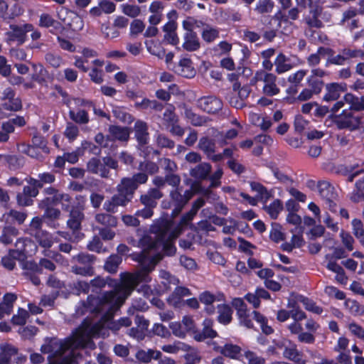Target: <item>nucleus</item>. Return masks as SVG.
<instances>
[{
    "mask_svg": "<svg viewBox=\"0 0 364 364\" xmlns=\"http://www.w3.org/2000/svg\"><path fill=\"white\" fill-rule=\"evenodd\" d=\"M153 237L145 234L139 240L131 237L127 238L129 244L141 249V252L130 255V257L138 262L136 270L134 273L122 274V283L114 290L106 291L97 297L89 295L87 302L82 301L77 306V316L90 312L102 314V318L112 317L139 283L151 282V272L162 259L161 255L155 254L159 243Z\"/></svg>",
    "mask_w": 364,
    "mask_h": 364,
    "instance_id": "nucleus-1",
    "label": "nucleus"
},
{
    "mask_svg": "<svg viewBox=\"0 0 364 364\" xmlns=\"http://www.w3.org/2000/svg\"><path fill=\"white\" fill-rule=\"evenodd\" d=\"M105 323L103 322H90L85 320L65 341L57 338L46 340L41 350L43 353L49 354L50 358H57L51 364H76V359L79 355L75 352L80 348L95 349V344L92 337L105 336Z\"/></svg>",
    "mask_w": 364,
    "mask_h": 364,
    "instance_id": "nucleus-2",
    "label": "nucleus"
},
{
    "mask_svg": "<svg viewBox=\"0 0 364 364\" xmlns=\"http://www.w3.org/2000/svg\"><path fill=\"white\" fill-rule=\"evenodd\" d=\"M196 215L191 211L183 214L179 223L173 225L171 220H161L156 222L151 226L154 232L159 234L162 238H177L183 232L185 228L191 225V222Z\"/></svg>",
    "mask_w": 364,
    "mask_h": 364,
    "instance_id": "nucleus-3",
    "label": "nucleus"
},
{
    "mask_svg": "<svg viewBox=\"0 0 364 364\" xmlns=\"http://www.w3.org/2000/svg\"><path fill=\"white\" fill-rule=\"evenodd\" d=\"M193 194L194 193L192 189L186 190L183 193L182 188H172L168 196L170 200H163L161 202V207L164 209H168L173 206L171 215L172 218H176L181 213L183 208L193 196Z\"/></svg>",
    "mask_w": 364,
    "mask_h": 364,
    "instance_id": "nucleus-4",
    "label": "nucleus"
},
{
    "mask_svg": "<svg viewBox=\"0 0 364 364\" xmlns=\"http://www.w3.org/2000/svg\"><path fill=\"white\" fill-rule=\"evenodd\" d=\"M277 77L274 74L259 70L250 80V85H255L258 82H262L264 83L263 93L267 96L272 97L280 92V89L277 85Z\"/></svg>",
    "mask_w": 364,
    "mask_h": 364,
    "instance_id": "nucleus-5",
    "label": "nucleus"
},
{
    "mask_svg": "<svg viewBox=\"0 0 364 364\" xmlns=\"http://www.w3.org/2000/svg\"><path fill=\"white\" fill-rule=\"evenodd\" d=\"M27 358L16 347L9 343L0 344V364H23Z\"/></svg>",
    "mask_w": 364,
    "mask_h": 364,
    "instance_id": "nucleus-6",
    "label": "nucleus"
},
{
    "mask_svg": "<svg viewBox=\"0 0 364 364\" xmlns=\"http://www.w3.org/2000/svg\"><path fill=\"white\" fill-rule=\"evenodd\" d=\"M73 260L78 262L82 266L73 265L71 267L72 272L82 276H92L94 270L92 264L95 260V257L87 253H80L73 257Z\"/></svg>",
    "mask_w": 364,
    "mask_h": 364,
    "instance_id": "nucleus-7",
    "label": "nucleus"
},
{
    "mask_svg": "<svg viewBox=\"0 0 364 364\" xmlns=\"http://www.w3.org/2000/svg\"><path fill=\"white\" fill-rule=\"evenodd\" d=\"M361 119L360 116L353 115L350 111L344 109L341 114L335 116L334 122L340 129L355 130L360 127Z\"/></svg>",
    "mask_w": 364,
    "mask_h": 364,
    "instance_id": "nucleus-8",
    "label": "nucleus"
},
{
    "mask_svg": "<svg viewBox=\"0 0 364 364\" xmlns=\"http://www.w3.org/2000/svg\"><path fill=\"white\" fill-rule=\"evenodd\" d=\"M169 328L175 336L185 338L187 333L194 336L196 324L192 317L185 316L181 322H171Z\"/></svg>",
    "mask_w": 364,
    "mask_h": 364,
    "instance_id": "nucleus-9",
    "label": "nucleus"
},
{
    "mask_svg": "<svg viewBox=\"0 0 364 364\" xmlns=\"http://www.w3.org/2000/svg\"><path fill=\"white\" fill-rule=\"evenodd\" d=\"M10 31L6 33L8 43L17 42L18 45H22L26 40V33L33 30V26L31 23L23 25L11 24Z\"/></svg>",
    "mask_w": 364,
    "mask_h": 364,
    "instance_id": "nucleus-10",
    "label": "nucleus"
},
{
    "mask_svg": "<svg viewBox=\"0 0 364 364\" xmlns=\"http://www.w3.org/2000/svg\"><path fill=\"white\" fill-rule=\"evenodd\" d=\"M197 106L207 113L215 114L222 109L223 102L215 96H205L197 100Z\"/></svg>",
    "mask_w": 364,
    "mask_h": 364,
    "instance_id": "nucleus-11",
    "label": "nucleus"
},
{
    "mask_svg": "<svg viewBox=\"0 0 364 364\" xmlns=\"http://www.w3.org/2000/svg\"><path fill=\"white\" fill-rule=\"evenodd\" d=\"M232 304L237 311L240 323L247 328H252L253 324L251 315L244 301L240 298H235L232 300Z\"/></svg>",
    "mask_w": 364,
    "mask_h": 364,
    "instance_id": "nucleus-12",
    "label": "nucleus"
},
{
    "mask_svg": "<svg viewBox=\"0 0 364 364\" xmlns=\"http://www.w3.org/2000/svg\"><path fill=\"white\" fill-rule=\"evenodd\" d=\"M131 200L121 193L113 195L103 203V209L107 213H115L119 206L125 207Z\"/></svg>",
    "mask_w": 364,
    "mask_h": 364,
    "instance_id": "nucleus-13",
    "label": "nucleus"
},
{
    "mask_svg": "<svg viewBox=\"0 0 364 364\" xmlns=\"http://www.w3.org/2000/svg\"><path fill=\"white\" fill-rule=\"evenodd\" d=\"M346 84L333 82L326 85V93L323 100L325 102H332L338 100L341 95L346 91Z\"/></svg>",
    "mask_w": 364,
    "mask_h": 364,
    "instance_id": "nucleus-14",
    "label": "nucleus"
},
{
    "mask_svg": "<svg viewBox=\"0 0 364 364\" xmlns=\"http://www.w3.org/2000/svg\"><path fill=\"white\" fill-rule=\"evenodd\" d=\"M172 69L176 73L184 77L191 78L196 75V70L191 60L186 57L182 58L177 65H173Z\"/></svg>",
    "mask_w": 364,
    "mask_h": 364,
    "instance_id": "nucleus-15",
    "label": "nucleus"
},
{
    "mask_svg": "<svg viewBox=\"0 0 364 364\" xmlns=\"http://www.w3.org/2000/svg\"><path fill=\"white\" fill-rule=\"evenodd\" d=\"M191 295V291L184 287H176L172 294L168 296V304L174 307H180L184 302L183 297Z\"/></svg>",
    "mask_w": 364,
    "mask_h": 364,
    "instance_id": "nucleus-16",
    "label": "nucleus"
},
{
    "mask_svg": "<svg viewBox=\"0 0 364 364\" xmlns=\"http://www.w3.org/2000/svg\"><path fill=\"white\" fill-rule=\"evenodd\" d=\"M87 169L89 172L97 174L102 178H109V170L105 166L103 161L100 159L92 158L87 164Z\"/></svg>",
    "mask_w": 364,
    "mask_h": 364,
    "instance_id": "nucleus-17",
    "label": "nucleus"
},
{
    "mask_svg": "<svg viewBox=\"0 0 364 364\" xmlns=\"http://www.w3.org/2000/svg\"><path fill=\"white\" fill-rule=\"evenodd\" d=\"M203 330L198 331L196 328L193 338L197 341H203L206 338H213L217 336V333L212 328L213 321L210 319H205L203 323Z\"/></svg>",
    "mask_w": 364,
    "mask_h": 364,
    "instance_id": "nucleus-18",
    "label": "nucleus"
},
{
    "mask_svg": "<svg viewBox=\"0 0 364 364\" xmlns=\"http://www.w3.org/2000/svg\"><path fill=\"white\" fill-rule=\"evenodd\" d=\"M82 209L72 208L70 210L69 219L67 221V226L73 231L78 230L81 228V223L84 219Z\"/></svg>",
    "mask_w": 364,
    "mask_h": 364,
    "instance_id": "nucleus-19",
    "label": "nucleus"
},
{
    "mask_svg": "<svg viewBox=\"0 0 364 364\" xmlns=\"http://www.w3.org/2000/svg\"><path fill=\"white\" fill-rule=\"evenodd\" d=\"M151 233L154 234V237H155L156 241L159 243L157 250L156 251L155 254H160L163 256V255L160 252H159V250L161 249V247L163 248V250L165 251V253L166 255L171 256L175 254L176 248L171 242L172 240H175L176 238H162L159 234L156 232H154L151 229Z\"/></svg>",
    "mask_w": 364,
    "mask_h": 364,
    "instance_id": "nucleus-20",
    "label": "nucleus"
},
{
    "mask_svg": "<svg viewBox=\"0 0 364 364\" xmlns=\"http://www.w3.org/2000/svg\"><path fill=\"white\" fill-rule=\"evenodd\" d=\"M137 189L136 185L129 177L122 178L117 186V191L132 200L134 194Z\"/></svg>",
    "mask_w": 364,
    "mask_h": 364,
    "instance_id": "nucleus-21",
    "label": "nucleus"
},
{
    "mask_svg": "<svg viewBox=\"0 0 364 364\" xmlns=\"http://www.w3.org/2000/svg\"><path fill=\"white\" fill-rule=\"evenodd\" d=\"M16 299V294L13 293H6L4 296L2 301L0 302V319L11 314Z\"/></svg>",
    "mask_w": 364,
    "mask_h": 364,
    "instance_id": "nucleus-22",
    "label": "nucleus"
},
{
    "mask_svg": "<svg viewBox=\"0 0 364 364\" xmlns=\"http://www.w3.org/2000/svg\"><path fill=\"white\" fill-rule=\"evenodd\" d=\"M301 353L297 349L295 343L289 342L288 346L284 347L283 356L296 364H306V361L301 358Z\"/></svg>",
    "mask_w": 364,
    "mask_h": 364,
    "instance_id": "nucleus-23",
    "label": "nucleus"
},
{
    "mask_svg": "<svg viewBox=\"0 0 364 364\" xmlns=\"http://www.w3.org/2000/svg\"><path fill=\"white\" fill-rule=\"evenodd\" d=\"M112 213H98L95 215V221L103 228H115L118 224V219Z\"/></svg>",
    "mask_w": 364,
    "mask_h": 364,
    "instance_id": "nucleus-24",
    "label": "nucleus"
},
{
    "mask_svg": "<svg viewBox=\"0 0 364 364\" xmlns=\"http://www.w3.org/2000/svg\"><path fill=\"white\" fill-rule=\"evenodd\" d=\"M135 136L140 144H146L149 139L148 125L145 122L138 120L134 124Z\"/></svg>",
    "mask_w": 364,
    "mask_h": 364,
    "instance_id": "nucleus-25",
    "label": "nucleus"
},
{
    "mask_svg": "<svg viewBox=\"0 0 364 364\" xmlns=\"http://www.w3.org/2000/svg\"><path fill=\"white\" fill-rule=\"evenodd\" d=\"M274 64L276 67L275 71L278 74L286 73L294 68L291 60L282 53L277 55Z\"/></svg>",
    "mask_w": 364,
    "mask_h": 364,
    "instance_id": "nucleus-26",
    "label": "nucleus"
},
{
    "mask_svg": "<svg viewBox=\"0 0 364 364\" xmlns=\"http://www.w3.org/2000/svg\"><path fill=\"white\" fill-rule=\"evenodd\" d=\"M182 47L184 50L193 52L199 49L200 42L196 33H184Z\"/></svg>",
    "mask_w": 364,
    "mask_h": 364,
    "instance_id": "nucleus-27",
    "label": "nucleus"
},
{
    "mask_svg": "<svg viewBox=\"0 0 364 364\" xmlns=\"http://www.w3.org/2000/svg\"><path fill=\"white\" fill-rule=\"evenodd\" d=\"M318 191L319 195L324 200H331L336 198L337 194L335 192L334 187L328 181H320L318 185Z\"/></svg>",
    "mask_w": 364,
    "mask_h": 364,
    "instance_id": "nucleus-28",
    "label": "nucleus"
},
{
    "mask_svg": "<svg viewBox=\"0 0 364 364\" xmlns=\"http://www.w3.org/2000/svg\"><path fill=\"white\" fill-rule=\"evenodd\" d=\"M109 137L113 140L126 141L129 137V131L127 127L112 125L109 127Z\"/></svg>",
    "mask_w": 364,
    "mask_h": 364,
    "instance_id": "nucleus-29",
    "label": "nucleus"
},
{
    "mask_svg": "<svg viewBox=\"0 0 364 364\" xmlns=\"http://www.w3.org/2000/svg\"><path fill=\"white\" fill-rule=\"evenodd\" d=\"M211 165L208 163H201L190 171V175L199 180L205 179L210 174Z\"/></svg>",
    "mask_w": 364,
    "mask_h": 364,
    "instance_id": "nucleus-30",
    "label": "nucleus"
},
{
    "mask_svg": "<svg viewBox=\"0 0 364 364\" xmlns=\"http://www.w3.org/2000/svg\"><path fill=\"white\" fill-rule=\"evenodd\" d=\"M161 350L167 353L177 354L179 352L188 351L191 350V346L183 342L176 341L172 343L162 346Z\"/></svg>",
    "mask_w": 364,
    "mask_h": 364,
    "instance_id": "nucleus-31",
    "label": "nucleus"
},
{
    "mask_svg": "<svg viewBox=\"0 0 364 364\" xmlns=\"http://www.w3.org/2000/svg\"><path fill=\"white\" fill-rule=\"evenodd\" d=\"M31 234L34 236L37 242L45 248L50 247L53 242L56 241V238H54L50 233L44 230L31 232Z\"/></svg>",
    "mask_w": 364,
    "mask_h": 364,
    "instance_id": "nucleus-32",
    "label": "nucleus"
},
{
    "mask_svg": "<svg viewBox=\"0 0 364 364\" xmlns=\"http://www.w3.org/2000/svg\"><path fill=\"white\" fill-rule=\"evenodd\" d=\"M344 100L350 110H364L363 96L358 98L350 93H347L344 95Z\"/></svg>",
    "mask_w": 364,
    "mask_h": 364,
    "instance_id": "nucleus-33",
    "label": "nucleus"
},
{
    "mask_svg": "<svg viewBox=\"0 0 364 364\" xmlns=\"http://www.w3.org/2000/svg\"><path fill=\"white\" fill-rule=\"evenodd\" d=\"M321 12V8L318 6V5L314 6L311 9L310 14L311 16H308L305 18L306 23L312 28H319L323 26V23L321 20H319L318 17Z\"/></svg>",
    "mask_w": 364,
    "mask_h": 364,
    "instance_id": "nucleus-34",
    "label": "nucleus"
},
{
    "mask_svg": "<svg viewBox=\"0 0 364 364\" xmlns=\"http://www.w3.org/2000/svg\"><path fill=\"white\" fill-rule=\"evenodd\" d=\"M220 352L226 357L237 359L241 355V348L232 343H226L223 347L221 348Z\"/></svg>",
    "mask_w": 364,
    "mask_h": 364,
    "instance_id": "nucleus-35",
    "label": "nucleus"
},
{
    "mask_svg": "<svg viewBox=\"0 0 364 364\" xmlns=\"http://www.w3.org/2000/svg\"><path fill=\"white\" fill-rule=\"evenodd\" d=\"M18 234V230L12 226H6L3 228L0 235V242L4 245L11 244Z\"/></svg>",
    "mask_w": 364,
    "mask_h": 364,
    "instance_id": "nucleus-36",
    "label": "nucleus"
},
{
    "mask_svg": "<svg viewBox=\"0 0 364 364\" xmlns=\"http://www.w3.org/2000/svg\"><path fill=\"white\" fill-rule=\"evenodd\" d=\"M198 146L208 156H210L215 151V141L211 139H209L207 136H203L200 139Z\"/></svg>",
    "mask_w": 364,
    "mask_h": 364,
    "instance_id": "nucleus-37",
    "label": "nucleus"
},
{
    "mask_svg": "<svg viewBox=\"0 0 364 364\" xmlns=\"http://www.w3.org/2000/svg\"><path fill=\"white\" fill-rule=\"evenodd\" d=\"M185 116L191 124L196 127L205 125L208 122L207 117L198 115L194 113L191 109H186L185 110Z\"/></svg>",
    "mask_w": 364,
    "mask_h": 364,
    "instance_id": "nucleus-38",
    "label": "nucleus"
},
{
    "mask_svg": "<svg viewBox=\"0 0 364 364\" xmlns=\"http://www.w3.org/2000/svg\"><path fill=\"white\" fill-rule=\"evenodd\" d=\"M326 267L336 274V279L341 284H346L348 280V277L346 275L345 271L343 267L338 263H330L328 265H326Z\"/></svg>",
    "mask_w": 364,
    "mask_h": 364,
    "instance_id": "nucleus-39",
    "label": "nucleus"
},
{
    "mask_svg": "<svg viewBox=\"0 0 364 364\" xmlns=\"http://www.w3.org/2000/svg\"><path fill=\"white\" fill-rule=\"evenodd\" d=\"M159 277L162 279L163 285L167 289H171V286H176L179 283L178 279L164 269L159 271Z\"/></svg>",
    "mask_w": 364,
    "mask_h": 364,
    "instance_id": "nucleus-40",
    "label": "nucleus"
},
{
    "mask_svg": "<svg viewBox=\"0 0 364 364\" xmlns=\"http://www.w3.org/2000/svg\"><path fill=\"white\" fill-rule=\"evenodd\" d=\"M70 118L77 124H85L89 122L88 113L84 109H79L75 112L73 109L69 111Z\"/></svg>",
    "mask_w": 364,
    "mask_h": 364,
    "instance_id": "nucleus-41",
    "label": "nucleus"
},
{
    "mask_svg": "<svg viewBox=\"0 0 364 364\" xmlns=\"http://www.w3.org/2000/svg\"><path fill=\"white\" fill-rule=\"evenodd\" d=\"M219 316L218 321L223 324L229 323L232 320V310L228 305L218 306Z\"/></svg>",
    "mask_w": 364,
    "mask_h": 364,
    "instance_id": "nucleus-42",
    "label": "nucleus"
},
{
    "mask_svg": "<svg viewBox=\"0 0 364 364\" xmlns=\"http://www.w3.org/2000/svg\"><path fill=\"white\" fill-rule=\"evenodd\" d=\"M122 257L117 255H111L106 261L105 269L109 273H115L122 262Z\"/></svg>",
    "mask_w": 364,
    "mask_h": 364,
    "instance_id": "nucleus-43",
    "label": "nucleus"
},
{
    "mask_svg": "<svg viewBox=\"0 0 364 364\" xmlns=\"http://www.w3.org/2000/svg\"><path fill=\"white\" fill-rule=\"evenodd\" d=\"M282 209L283 205L279 199H276L269 205L264 206V210L272 219H276Z\"/></svg>",
    "mask_w": 364,
    "mask_h": 364,
    "instance_id": "nucleus-44",
    "label": "nucleus"
},
{
    "mask_svg": "<svg viewBox=\"0 0 364 364\" xmlns=\"http://www.w3.org/2000/svg\"><path fill=\"white\" fill-rule=\"evenodd\" d=\"M132 324V321L128 317H122L117 321H112L107 324V328L114 332H117L122 327H129Z\"/></svg>",
    "mask_w": 364,
    "mask_h": 364,
    "instance_id": "nucleus-45",
    "label": "nucleus"
},
{
    "mask_svg": "<svg viewBox=\"0 0 364 364\" xmlns=\"http://www.w3.org/2000/svg\"><path fill=\"white\" fill-rule=\"evenodd\" d=\"M240 88V85L237 83L233 85V92L230 94L228 97L229 103L237 109L242 108L245 106V102L236 94L237 90Z\"/></svg>",
    "mask_w": 364,
    "mask_h": 364,
    "instance_id": "nucleus-46",
    "label": "nucleus"
},
{
    "mask_svg": "<svg viewBox=\"0 0 364 364\" xmlns=\"http://www.w3.org/2000/svg\"><path fill=\"white\" fill-rule=\"evenodd\" d=\"M122 13L131 18H136L141 14V9L135 4H123L121 5Z\"/></svg>",
    "mask_w": 364,
    "mask_h": 364,
    "instance_id": "nucleus-47",
    "label": "nucleus"
},
{
    "mask_svg": "<svg viewBox=\"0 0 364 364\" xmlns=\"http://www.w3.org/2000/svg\"><path fill=\"white\" fill-rule=\"evenodd\" d=\"M345 305L349 312L353 315L360 316L364 314V306L355 300L348 299L346 301Z\"/></svg>",
    "mask_w": 364,
    "mask_h": 364,
    "instance_id": "nucleus-48",
    "label": "nucleus"
},
{
    "mask_svg": "<svg viewBox=\"0 0 364 364\" xmlns=\"http://www.w3.org/2000/svg\"><path fill=\"white\" fill-rule=\"evenodd\" d=\"M112 113L114 116L124 123H131L133 121L132 116L127 113L123 107H114L112 109Z\"/></svg>",
    "mask_w": 364,
    "mask_h": 364,
    "instance_id": "nucleus-49",
    "label": "nucleus"
},
{
    "mask_svg": "<svg viewBox=\"0 0 364 364\" xmlns=\"http://www.w3.org/2000/svg\"><path fill=\"white\" fill-rule=\"evenodd\" d=\"M156 142L160 148L173 149L175 143L165 134L157 132L155 135Z\"/></svg>",
    "mask_w": 364,
    "mask_h": 364,
    "instance_id": "nucleus-50",
    "label": "nucleus"
},
{
    "mask_svg": "<svg viewBox=\"0 0 364 364\" xmlns=\"http://www.w3.org/2000/svg\"><path fill=\"white\" fill-rule=\"evenodd\" d=\"M274 2L271 0H258L255 10L258 14L269 13L272 11Z\"/></svg>",
    "mask_w": 364,
    "mask_h": 364,
    "instance_id": "nucleus-51",
    "label": "nucleus"
},
{
    "mask_svg": "<svg viewBox=\"0 0 364 364\" xmlns=\"http://www.w3.org/2000/svg\"><path fill=\"white\" fill-rule=\"evenodd\" d=\"M72 289L77 295L80 294H89L90 291V284L85 281H77L73 284Z\"/></svg>",
    "mask_w": 364,
    "mask_h": 364,
    "instance_id": "nucleus-52",
    "label": "nucleus"
},
{
    "mask_svg": "<svg viewBox=\"0 0 364 364\" xmlns=\"http://www.w3.org/2000/svg\"><path fill=\"white\" fill-rule=\"evenodd\" d=\"M3 217L6 218L7 220H9V218H11L12 221L15 220L18 224H22L25 221L27 217V214L24 212L11 210L9 213L4 214Z\"/></svg>",
    "mask_w": 364,
    "mask_h": 364,
    "instance_id": "nucleus-53",
    "label": "nucleus"
},
{
    "mask_svg": "<svg viewBox=\"0 0 364 364\" xmlns=\"http://www.w3.org/2000/svg\"><path fill=\"white\" fill-rule=\"evenodd\" d=\"M148 309L146 302L143 299H134L132 301V306L128 309L127 312L129 315H133L135 311H144Z\"/></svg>",
    "mask_w": 364,
    "mask_h": 364,
    "instance_id": "nucleus-54",
    "label": "nucleus"
},
{
    "mask_svg": "<svg viewBox=\"0 0 364 364\" xmlns=\"http://www.w3.org/2000/svg\"><path fill=\"white\" fill-rule=\"evenodd\" d=\"M356 192L353 193L351 200L354 202H359L364 199V177L355 183Z\"/></svg>",
    "mask_w": 364,
    "mask_h": 364,
    "instance_id": "nucleus-55",
    "label": "nucleus"
},
{
    "mask_svg": "<svg viewBox=\"0 0 364 364\" xmlns=\"http://www.w3.org/2000/svg\"><path fill=\"white\" fill-rule=\"evenodd\" d=\"M28 317V312L23 309H19L17 314L13 316L11 321L15 325L22 326L26 323Z\"/></svg>",
    "mask_w": 364,
    "mask_h": 364,
    "instance_id": "nucleus-56",
    "label": "nucleus"
},
{
    "mask_svg": "<svg viewBox=\"0 0 364 364\" xmlns=\"http://www.w3.org/2000/svg\"><path fill=\"white\" fill-rule=\"evenodd\" d=\"M33 69L36 70V73L32 75V79L34 81L38 82V83H43L45 82V76L47 73L46 70L43 68L41 64L36 65L32 64Z\"/></svg>",
    "mask_w": 364,
    "mask_h": 364,
    "instance_id": "nucleus-57",
    "label": "nucleus"
},
{
    "mask_svg": "<svg viewBox=\"0 0 364 364\" xmlns=\"http://www.w3.org/2000/svg\"><path fill=\"white\" fill-rule=\"evenodd\" d=\"M87 248L92 252H95L97 253H100L102 252H105V250L103 249V244L100 240V238L97 236L93 237L92 240L89 242L87 245Z\"/></svg>",
    "mask_w": 364,
    "mask_h": 364,
    "instance_id": "nucleus-58",
    "label": "nucleus"
},
{
    "mask_svg": "<svg viewBox=\"0 0 364 364\" xmlns=\"http://www.w3.org/2000/svg\"><path fill=\"white\" fill-rule=\"evenodd\" d=\"M139 169L141 171L146 172L151 175L155 174L159 171L158 165L152 161H144L140 163Z\"/></svg>",
    "mask_w": 364,
    "mask_h": 364,
    "instance_id": "nucleus-59",
    "label": "nucleus"
},
{
    "mask_svg": "<svg viewBox=\"0 0 364 364\" xmlns=\"http://www.w3.org/2000/svg\"><path fill=\"white\" fill-rule=\"evenodd\" d=\"M353 232L354 235L360 240L364 238V226L362 221L359 219L352 220Z\"/></svg>",
    "mask_w": 364,
    "mask_h": 364,
    "instance_id": "nucleus-60",
    "label": "nucleus"
},
{
    "mask_svg": "<svg viewBox=\"0 0 364 364\" xmlns=\"http://www.w3.org/2000/svg\"><path fill=\"white\" fill-rule=\"evenodd\" d=\"M160 164L162 168L164 169V171L166 172V173H173L178 169L176 164L168 158L161 159Z\"/></svg>",
    "mask_w": 364,
    "mask_h": 364,
    "instance_id": "nucleus-61",
    "label": "nucleus"
},
{
    "mask_svg": "<svg viewBox=\"0 0 364 364\" xmlns=\"http://www.w3.org/2000/svg\"><path fill=\"white\" fill-rule=\"evenodd\" d=\"M145 28V24L140 19H134L130 23V36H136L141 33Z\"/></svg>",
    "mask_w": 364,
    "mask_h": 364,
    "instance_id": "nucleus-62",
    "label": "nucleus"
},
{
    "mask_svg": "<svg viewBox=\"0 0 364 364\" xmlns=\"http://www.w3.org/2000/svg\"><path fill=\"white\" fill-rule=\"evenodd\" d=\"M348 171V181L352 182L359 174L364 173V168L360 167L358 164L350 165L347 167Z\"/></svg>",
    "mask_w": 364,
    "mask_h": 364,
    "instance_id": "nucleus-63",
    "label": "nucleus"
},
{
    "mask_svg": "<svg viewBox=\"0 0 364 364\" xmlns=\"http://www.w3.org/2000/svg\"><path fill=\"white\" fill-rule=\"evenodd\" d=\"M245 357L248 360V364H264L265 359L258 356L255 353L247 350L245 353Z\"/></svg>",
    "mask_w": 364,
    "mask_h": 364,
    "instance_id": "nucleus-64",
    "label": "nucleus"
}]
</instances>
